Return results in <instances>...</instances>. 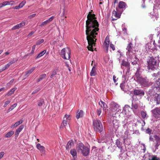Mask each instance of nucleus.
Segmentation results:
<instances>
[{
    "instance_id": "nucleus-28",
    "label": "nucleus",
    "mask_w": 160,
    "mask_h": 160,
    "mask_svg": "<svg viewBox=\"0 0 160 160\" xmlns=\"http://www.w3.org/2000/svg\"><path fill=\"white\" fill-rule=\"evenodd\" d=\"M96 70V67L94 66H93L90 73L91 76H93L96 75L97 74Z\"/></svg>"
},
{
    "instance_id": "nucleus-26",
    "label": "nucleus",
    "mask_w": 160,
    "mask_h": 160,
    "mask_svg": "<svg viewBox=\"0 0 160 160\" xmlns=\"http://www.w3.org/2000/svg\"><path fill=\"white\" fill-rule=\"evenodd\" d=\"M73 142L72 140H71L69 141L68 143L67 144L66 147V148L67 150H69L73 145Z\"/></svg>"
},
{
    "instance_id": "nucleus-18",
    "label": "nucleus",
    "mask_w": 160,
    "mask_h": 160,
    "mask_svg": "<svg viewBox=\"0 0 160 160\" xmlns=\"http://www.w3.org/2000/svg\"><path fill=\"white\" fill-rule=\"evenodd\" d=\"M54 18V17L53 16L51 17L48 19L42 22L41 24L40 25V26L42 27L43 26H44L46 25V24H48V23L51 22L52 21L53 19Z\"/></svg>"
},
{
    "instance_id": "nucleus-32",
    "label": "nucleus",
    "mask_w": 160,
    "mask_h": 160,
    "mask_svg": "<svg viewBox=\"0 0 160 160\" xmlns=\"http://www.w3.org/2000/svg\"><path fill=\"white\" fill-rule=\"evenodd\" d=\"M128 131H125L124 132V135L122 137V138L123 140L124 143L125 142L126 140L128 138Z\"/></svg>"
},
{
    "instance_id": "nucleus-55",
    "label": "nucleus",
    "mask_w": 160,
    "mask_h": 160,
    "mask_svg": "<svg viewBox=\"0 0 160 160\" xmlns=\"http://www.w3.org/2000/svg\"><path fill=\"white\" fill-rule=\"evenodd\" d=\"M118 80V78H116V77L115 75H114L113 76V80L114 82L115 83L116 85L118 84V83H116Z\"/></svg>"
},
{
    "instance_id": "nucleus-15",
    "label": "nucleus",
    "mask_w": 160,
    "mask_h": 160,
    "mask_svg": "<svg viewBox=\"0 0 160 160\" xmlns=\"http://www.w3.org/2000/svg\"><path fill=\"white\" fill-rule=\"evenodd\" d=\"M134 94L140 96H143L144 94V91L140 89H135L133 92Z\"/></svg>"
},
{
    "instance_id": "nucleus-44",
    "label": "nucleus",
    "mask_w": 160,
    "mask_h": 160,
    "mask_svg": "<svg viewBox=\"0 0 160 160\" xmlns=\"http://www.w3.org/2000/svg\"><path fill=\"white\" fill-rule=\"evenodd\" d=\"M17 106V104L16 103H15L12 105L10 108H9V109L8 110V112H9L12 109H13L14 108H15L16 106Z\"/></svg>"
},
{
    "instance_id": "nucleus-13",
    "label": "nucleus",
    "mask_w": 160,
    "mask_h": 160,
    "mask_svg": "<svg viewBox=\"0 0 160 160\" xmlns=\"http://www.w3.org/2000/svg\"><path fill=\"white\" fill-rule=\"evenodd\" d=\"M129 61H131L132 64L133 65H136L138 63V59L136 58L135 55L134 54V57H132L131 58H128Z\"/></svg>"
},
{
    "instance_id": "nucleus-31",
    "label": "nucleus",
    "mask_w": 160,
    "mask_h": 160,
    "mask_svg": "<svg viewBox=\"0 0 160 160\" xmlns=\"http://www.w3.org/2000/svg\"><path fill=\"white\" fill-rule=\"evenodd\" d=\"M70 153L74 158H77V153L75 149H72L70 151Z\"/></svg>"
},
{
    "instance_id": "nucleus-46",
    "label": "nucleus",
    "mask_w": 160,
    "mask_h": 160,
    "mask_svg": "<svg viewBox=\"0 0 160 160\" xmlns=\"http://www.w3.org/2000/svg\"><path fill=\"white\" fill-rule=\"evenodd\" d=\"M44 102V100L42 99H41L38 101V104L39 107L41 106Z\"/></svg>"
},
{
    "instance_id": "nucleus-52",
    "label": "nucleus",
    "mask_w": 160,
    "mask_h": 160,
    "mask_svg": "<svg viewBox=\"0 0 160 160\" xmlns=\"http://www.w3.org/2000/svg\"><path fill=\"white\" fill-rule=\"evenodd\" d=\"M11 102L10 100H8L5 102L4 105L3 107L5 108L7 107L8 105Z\"/></svg>"
},
{
    "instance_id": "nucleus-56",
    "label": "nucleus",
    "mask_w": 160,
    "mask_h": 160,
    "mask_svg": "<svg viewBox=\"0 0 160 160\" xmlns=\"http://www.w3.org/2000/svg\"><path fill=\"white\" fill-rule=\"evenodd\" d=\"M36 14H35V13L33 14H32L29 16L28 17V18L29 19H30L32 18H33L35 17L36 16Z\"/></svg>"
},
{
    "instance_id": "nucleus-37",
    "label": "nucleus",
    "mask_w": 160,
    "mask_h": 160,
    "mask_svg": "<svg viewBox=\"0 0 160 160\" xmlns=\"http://www.w3.org/2000/svg\"><path fill=\"white\" fill-rule=\"evenodd\" d=\"M16 88H14L12 89H11L9 91L7 95L8 96H10L12 95L14 92L17 89Z\"/></svg>"
},
{
    "instance_id": "nucleus-39",
    "label": "nucleus",
    "mask_w": 160,
    "mask_h": 160,
    "mask_svg": "<svg viewBox=\"0 0 160 160\" xmlns=\"http://www.w3.org/2000/svg\"><path fill=\"white\" fill-rule=\"evenodd\" d=\"M123 72L124 73H126V76H128L129 75L130 73V67H128V68H126V71L125 69H123Z\"/></svg>"
},
{
    "instance_id": "nucleus-36",
    "label": "nucleus",
    "mask_w": 160,
    "mask_h": 160,
    "mask_svg": "<svg viewBox=\"0 0 160 160\" xmlns=\"http://www.w3.org/2000/svg\"><path fill=\"white\" fill-rule=\"evenodd\" d=\"M35 67L32 68H31V69H30V70H29L26 72V73L25 74V75L27 77L29 76V75H30L31 73L35 70Z\"/></svg>"
},
{
    "instance_id": "nucleus-3",
    "label": "nucleus",
    "mask_w": 160,
    "mask_h": 160,
    "mask_svg": "<svg viewBox=\"0 0 160 160\" xmlns=\"http://www.w3.org/2000/svg\"><path fill=\"white\" fill-rule=\"evenodd\" d=\"M147 62L148 70H153L158 67V62H157V58L156 57H154L152 56L149 57Z\"/></svg>"
},
{
    "instance_id": "nucleus-53",
    "label": "nucleus",
    "mask_w": 160,
    "mask_h": 160,
    "mask_svg": "<svg viewBox=\"0 0 160 160\" xmlns=\"http://www.w3.org/2000/svg\"><path fill=\"white\" fill-rule=\"evenodd\" d=\"M36 45H33L32 46V51H31V53L33 54L34 52V51H35V49L36 48Z\"/></svg>"
},
{
    "instance_id": "nucleus-40",
    "label": "nucleus",
    "mask_w": 160,
    "mask_h": 160,
    "mask_svg": "<svg viewBox=\"0 0 160 160\" xmlns=\"http://www.w3.org/2000/svg\"><path fill=\"white\" fill-rule=\"evenodd\" d=\"M14 133L13 131H11L8 132L5 135V137L8 138L10 137Z\"/></svg>"
},
{
    "instance_id": "nucleus-33",
    "label": "nucleus",
    "mask_w": 160,
    "mask_h": 160,
    "mask_svg": "<svg viewBox=\"0 0 160 160\" xmlns=\"http://www.w3.org/2000/svg\"><path fill=\"white\" fill-rule=\"evenodd\" d=\"M152 77H155L157 78V80H160V71L157 73H154L152 75Z\"/></svg>"
},
{
    "instance_id": "nucleus-54",
    "label": "nucleus",
    "mask_w": 160,
    "mask_h": 160,
    "mask_svg": "<svg viewBox=\"0 0 160 160\" xmlns=\"http://www.w3.org/2000/svg\"><path fill=\"white\" fill-rule=\"evenodd\" d=\"M63 118H65L66 119V120H67L69 121L70 120V116L69 115L66 114L65 115Z\"/></svg>"
},
{
    "instance_id": "nucleus-10",
    "label": "nucleus",
    "mask_w": 160,
    "mask_h": 160,
    "mask_svg": "<svg viewBox=\"0 0 160 160\" xmlns=\"http://www.w3.org/2000/svg\"><path fill=\"white\" fill-rule=\"evenodd\" d=\"M110 108L111 110L113 112L117 111L118 112H122V109L119 105L117 103L112 102L110 103Z\"/></svg>"
},
{
    "instance_id": "nucleus-49",
    "label": "nucleus",
    "mask_w": 160,
    "mask_h": 160,
    "mask_svg": "<svg viewBox=\"0 0 160 160\" xmlns=\"http://www.w3.org/2000/svg\"><path fill=\"white\" fill-rule=\"evenodd\" d=\"M125 82L123 81L122 82V83L120 85V87L121 88V89L123 90L124 91V90L125 88Z\"/></svg>"
},
{
    "instance_id": "nucleus-60",
    "label": "nucleus",
    "mask_w": 160,
    "mask_h": 160,
    "mask_svg": "<svg viewBox=\"0 0 160 160\" xmlns=\"http://www.w3.org/2000/svg\"><path fill=\"white\" fill-rule=\"evenodd\" d=\"M152 132V130L149 128H148L146 130V133L149 134L151 133Z\"/></svg>"
},
{
    "instance_id": "nucleus-30",
    "label": "nucleus",
    "mask_w": 160,
    "mask_h": 160,
    "mask_svg": "<svg viewBox=\"0 0 160 160\" xmlns=\"http://www.w3.org/2000/svg\"><path fill=\"white\" fill-rule=\"evenodd\" d=\"M115 144L118 148L121 149V150H122V143L120 142L119 140L117 139L116 140Z\"/></svg>"
},
{
    "instance_id": "nucleus-64",
    "label": "nucleus",
    "mask_w": 160,
    "mask_h": 160,
    "mask_svg": "<svg viewBox=\"0 0 160 160\" xmlns=\"http://www.w3.org/2000/svg\"><path fill=\"white\" fill-rule=\"evenodd\" d=\"M4 153L3 152H1L0 153V159H1L3 156Z\"/></svg>"
},
{
    "instance_id": "nucleus-63",
    "label": "nucleus",
    "mask_w": 160,
    "mask_h": 160,
    "mask_svg": "<svg viewBox=\"0 0 160 160\" xmlns=\"http://www.w3.org/2000/svg\"><path fill=\"white\" fill-rule=\"evenodd\" d=\"M19 133V132H18L17 131H16V132H15V139H17L18 138V135Z\"/></svg>"
},
{
    "instance_id": "nucleus-23",
    "label": "nucleus",
    "mask_w": 160,
    "mask_h": 160,
    "mask_svg": "<svg viewBox=\"0 0 160 160\" xmlns=\"http://www.w3.org/2000/svg\"><path fill=\"white\" fill-rule=\"evenodd\" d=\"M156 44L155 43V41H154L153 42V45H154L153 47H152L151 45H152V44L151 43H148L146 44V48H148L149 49H151L152 50L153 49H155L156 48Z\"/></svg>"
},
{
    "instance_id": "nucleus-43",
    "label": "nucleus",
    "mask_w": 160,
    "mask_h": 160,
    "mask_svg": "<svg viewBox=\"0 0 160 160\" xmlns=\"http://www.w3.org/2000/svg\"><path fill=\"white\" fill-rule=\"evenodd\" d=\"M46 75L45 74H42V75H41L40 76L39 78L38 79L37 82H39V81H40L41 80H42L43 79L45 78V77H46Z\"/></svg>"
},
{
    "instance_id": "nucleus-1",
    "label": "nucleus",
    "mask_w": 160,
    "mask_h": 160,
    "mask_svg": "<svg viewBox=\"0 0 160 160\" xmlns=\"http://www.w3.org/2000/svg\"><path fill=\"white\" fill-rule=\"evenodd\" d=\"M87 20L86 21V33L87 35L88 46V50L92 51V47L95 44L97 40L96 38L98 35L97 32L99 30V24L96 20L95 15L89 12L87 16Z\"/></svg>"
},
{
    "instance_id": "nucleus-11",
    "label": "nucleus",
    "mask_w": 160,
    "mask_h": 160,
    "mask_svg": "<svg viewBox=\"0 0 160 160\" xmlns=\"http://www.w3.org/2000/svg\"><path fill=\"white\" fill-rule=\"evenodd\" d=\"M110 44V40L109 37L107 36L103 44V48L105 50L106 52L107 53L108 52L109 44Z\"/></svg>"
},
{
    "instance_id": "nucleus-16",
    "label": "nucleus",
    "mask_w": 160,
    "mask_h": 160,
    "mask_svg": "<svg viewBox=\"0 0 160 160\" xmlns=\"http://www.w3.org/2000/svg\"><path fill=\"white\" fill-rule=\"evenodd\" d=\"M152 111L155 117L158 118L160 117V109L158 108H156L152 110Z\"/></svg>"
},
{
    "instance_id": "nucleus-34",
    "label": "nucleus",
    "mask_w": 160,
    "mask_h": 160,
    "mask_svg": "<svg viewBox=\"0 0 160 160\" xmlns=\"http://www.w3.org/2000/svg\"><path fill=\"white\" fill-rule=\"evenodd\" d=\"M46 50H44L39 53L36 58V59L38 58L43 56L46 52Z\"/></svg>"
},
{
    "instance_id": "nucleus-62",
    "label": "nucleus",
    "mask_w": 160,
    "mask_h": 160,
    "mask_svg": "<svg viewBox=\"0 0 160 160\" xmlns=\"http://www.w3.org/2000/svg\"><path fill=\"white\" fill-rule=\"evenodd\" d=\"M19 133V132H18L17 131H16V132H15V139H17L18 138V135Z\"/></svg>"
},
{
    "instance_id": "nucleus-21",
    "label": "nucleus",
    "mask_w": 160,
    "mask_h": 160,
    "mask_svg": "<svg viewBox=\"0 0 160 160\" xmlns=\"http://www.w3.org/2000/svg\"><path fill=\"white\" fill-rule=\"evenodd\" d=\"M84 115V112L82 110H78L76 113V118L77 119H78L82 117Z\"/></svg>"
},
{
    "instance_id": "nucleus-59",
    "label": "nucleus",
    "mask_w": 160,
    "mask_h": 160,
    "mask_svg": "<svg viewBox=\"0 0 160 160\" xmlns=\"http://www.w3.org/2000/svg\"><path fill=\"white\" fill-rule=\"evenodd\" d=\"M160 95H159V94H157V93L154 94V100L155 101L156 99L157 98H158L159 97Z\"/></svg>"
},
{
    "instance_id": "nucleus-51",
    "label": "nucleus",
    "mask_w": 160,
    "mask_h": 160,
    "mask_svg": "<svg viewBox=\"0 0 160 160\" xmlns=\"http://www.w3.org/2000/svg\"><path fill=\"white\" fill-rule=\"evenodd\" d=\"M25 1H23L19 4V7H20L21 8H22L23 6L25 4Z\"/></svg>"
},
{
    "instance_id": "nucleus-6",
    "label": "nucleus",
    "mask_w": 160,
    "mask_h": 160,
    "mask_svg": "<svg viewBox=\"0 0 160 160\" xmlns=\"http://www.w3.org/2000/svg\"><path fill=\"white\" fill-rule=\"evenodd\" d=\"M70 49L68 48L62 49L61 52L62 57L65 59H69L70 58Z\"/></svg>"
},
{
    "instance_id": "nucleus-42",
    "label": "nucleus",
    "mask_w": 160,
    "mask_h": 160,
    "mask_svg": "<svg viewBox=\"0 0 160 160\" xmlns=\"http://www.w3.org/2000/svg\"><path fill=\"white\" fill-rule=\"evenodd\" d=\"M10 2L9 1H5L3 2L1 4V6H0V8H1L3 6H6L7 5H10Z\"/></svg>"
},
{
    "instance_id": "nucleus-41",
    "label": "nucleus",
    "mask_w": 160,
    "mask_h": 160,
    "mask_svg": "<svg viewBox=\"0 0 160 160\" xmlns=\"http://www.w3.org/2000/svg\"><path fill=\"white\" fill-rule=\"evenodd\" d=\"M58 71V69H54L52 72V74L50 76V77L51 78H52L55 75L57 72Z\"/></svg>"
},
{
    "instance_id": "nucleus-47",
    "label": "nucleus",
    "mask_w": 160,
    "mask_h": 160,
    "mask_svg": "<svg viewBox=\"0 0 160 160\" xmlns=\"http://www.w3.org/2000/svg\"><path fill=\"white\" fill-rule=\"evenodd\" d=\"M14 82V79H12L7 84V87L8 88H9L11 85H12Z\"/></svg>"
},
{
    "instance_id": "nucleus-57",
    "label": "nucleus",
    "mask_w": 160,
    "mask_h": 160,
    "mask_svg": "<svg viewBox=\"0 0 160 160\" xmlns=\"http://www.w3.org/2000/svg\"><path fill=\"white\" fill-rule=\"evenodd\" d=\"M110 48H112L113 51L115 50V47L114 45L111 43L110 44Z\"/></svg>"
},
{
    "instance_id": "nucleus-20",
    "label": "nucleus",
    "mask_w": 160,
    "mask_h": 160,
    "mask_svg": "<svg viewBox=\"0 0 160 160\" xmlns=\"http://www.w3.org/2000/svg\"><path fill=\"white\" fill-rule=\"evenodd\" d=\"M25 24V22H22L20 23L17 24L16 25L13 26L12 28V30H15L18 29L24 26Z\"/></svg>"
},
{
    "instance_id": "nucleus-12",
    "label": "nucleus",
    "mask_w": 160,
    "mask_h": 160,
    "mask_svg": "<svg viewBox=\"0 0 160 160\" xmlns=\"http://www.w3.org/2000/svg\"><path fill=\"white\" fill-rule=\"evenodd\" d=\"M36 147L42 154H43L45 153L46 152L45 148L44 146L41 145L40 143H38L36 145Z\"/></svg>"
},
{
    "instance_id": "nucleus-27",
    "label": "nucleus",
    "mask_w": 160,
    "mask_h": 160,
    "mask_svg": "<svg viewBox=\"0 0 160 160\" xmlns=\"http://www.w3.org/2000/svg\"><path fill=\"white\" fill-rule=\"evenodd\" d=\"M112 124L113 128L115 130L117 129L119 127V122L116 120H113Z\"/></svg>"
},
{
    "instance_id": "nucleus-8",
    "label": "nucleus",
    "mask_w": 160,
    "mask_h": 160,
    "mask_svg": "<svg viewBox=\"0 0 160 160\" xmlns=\"http://www.w3.org/2000/svg\"><path fill=\"white\" fill-rule=\"evenodd\" d=\"M94 130L96 132H101L102 130V126L101 121L99 120H94L93 122Z\"/></svg>"
},
{
    "instance_id": "nucleus-29",
    "label": "nucleus",
    "mask_w": 160,
    "mask_h": 160,
    "mask_svg": "<svg viewBox=\"0 0 160 160\" xmlns=\"http://www.w3.org/2000/svg\"><path fill=\"white\" fill-rule=\"evenodd\" d=\"M148 160H160V159L156 155H152L149 156Z\"/></svg>"
},
{
    "instance_id": "nucleus-5",
    "label": "nucleus",
    "mask_w": 160,
    "mask_h": 160,
    "mask_svg": "<svg viewBox=\"0 0 160 160\" xmlns=\"http://www.w3.org/2000/svg\"><path fill=\"white\" fill-rule=\"evenodd\" d=\"M158 10H160V2L154 6L153 11L149 14V16L153 20H157L158 17Z\"/></svg>"
},
{
    "instance_id": "nucleus-17",
    "label": "nucleus",
    "mask_w": 160,
    "mask_h": 160,
    "mask_svg": "<svg viewBox=\"0 0 160 160\" xmlns=\"http://www.w3.org/2000/svg\"><path fill=\"white\" fill-rule=\"evenodd\" d=\"M138 101H136L134 100L132 101L131 109L132 110L133 112H134V109H136L138 108Z\"/></svg>"
},
{
    "instance_id": "nucleus-4",
    "label": "nucleus",
    "mask_w": 160,
    "mask_h": 160,
    "mask_svg": "<svg viewBox=\"0 0 160 160\" xmlns=\"http://www.w3.org/2000/svg\"><path fill=\"white\" fill-rule=\"evenodd\" d=\"M78 152L81 153L84 156H88L89 153V149L82 143L78 144L76 148Z\"/></svg>"
},
{
    "instance_id": "nucleus-19",
    "label": "nucleus",
    "mask_w": 160,
    "mask_h": 160,
    "mask_svg": "<svg viewBox=\"0 0 160 160\" xmlns=\"http://www.w3.org/2000/svg\"><path fill=\"white\" fill-rule=\"evenodd\" d=\"M126 6V3L125 2L122 1H120L119 2L118 7L120 9H122L121 12L123 11V10L125 9Z\"/></svg>"
},
{
    "instance_id": "nucleus-2",
    "label": "nucleus",
    "mask_w": 160,
    "mask_h": 160,
    "mask_svg": "<svg viewBox=\"0 0 160 160\" xmlns=\"http://www.w3.org/2000/svg\"><path fill=\"white\" fill-rule=\"evenodd\" d=\"M134 79L144 87H148L150 85L148 79L147 78H143L141 75V72L137 69L134 76Z\"/></svg>"
},
{
    "instance_id": "nucleus-50",
    "label": "nucleus",
    "mask_w": 160,
    "mask_h": 160,
    "mask_svg": "<svg viewBox=\"0 0 160 160\" xmlns=\"http://www.w3.org/2000/svg\"><path fill=\"white\" fill-rule=\"evenodd\" d=\"M24 127V126L23 125H21L17 129L16 131L20 133V132H21L22 131V130L23 129Z\"/></svg>"
},
{
    "instance_id": "nucleus-35",
    "label": "nucleus",
    "mask_w": 160,
    "mask_h": 160,
    "mask_svg": "<svg viewBox=\"0 0 160 160\" xmlns=\"http://www.w3.org/2000/svg\"><path fill=\"white\" fill-rule=\"evenodd\" d=\"M68 121H66L65 118H63V121L61 124L60 128H63L65 126L67 125Z\"/></svg>"
},
{
    "instance_id": "nucleus-7",
    "label": "nucleus",
    "mask_w": 160,
    "mask_h": 160,
    "mask_svg": "<svg viewBox=\"0 0 160 160\" xmlns=\"http://www.w3.org/2000/svg\"><path fill=\"white\" fill-rule=\"evenodd\" d=\"M132 45V43L130 42L128 44L126 50L127 51L126 52V55L127 58H131L134 56L135 51L133 50Z\"/></svg>"
},
{
    "instance_id": "nucleus-45",
    "label": "nucleus",
    "mask_w": 160,
    "mask_h": 160,
    "mask_svg": "<svg viewBox=\"0 0 160 160\" xmlns=\"http://www.w3.org/2000/svg\"><path fill=\"white\" fill-rule=\"evenodd\" d=\"M141 114L142 117L143 118H148V116H147V113L146 112L142 111L141 112Z\"/></svg>"
},
{
    "instance_id": "nucleus-9",
    "label": "nucleus",
    "mask_w": 160,
    "mask_h": 160,
    "mask_svg": "<svg viewBox=\"0 0 160 160\" xmlns=\"http://www.w3.org/2000/svg\"><path fill=\"white\" fill-rule=\"evenodd\" d=\"M131 109V108H130V106L128 105H125L123 108L122 111L121 112L123 114L126 115V117L129 118L132 117V113L130 111V110Z\"/></svg>"
},
{
    "instance_id": "nucleus-24",
    "label": "nucleus",
    "mask_w": 160,
    "mask_h": 160,
    "mask_svg": "<svg viewBox=\"0 0 160 160\" xmlns=\"http://www.w3.org/2000/svg\"><path fill=\"white\" fill-rule=\"evenodd\" d=\"M112 16L113 17L114 16L116 18H112V21L115 20H117L118 18H120V15L119 13L118 14L117 11H113L112 12Z\"/></svg>"
},
{
    "instance_id": "nucleus-38",
    "label": "nucleus",
    "mask_w": 160,
    "mask_h": 160,
    "mask_svg": "<svg viewBox=\"0 0 160 160\" xmlns=\"http://www.w3.org/2000/svg\"><path fill=\"white\" fill-rule=\"evenodd\" d=\"M99 104L101 107L102 108H105L107 106L106 104L102 101H100L99 102Z\"/></svg>"
},
{
    "instance_id": "nucleus-48",
    "label": "nucleus",
    "mask_w": 160,
    "mask_h": 160,
    "mask_svg": "<svg viewBox=\"0 0 160 160\" xmlns=\"http://www.w3.org/2000/svg\"><path fill=\"white\" fill-rule=\"evenodd\" d=\"M44 42V40L43 39H41L38 40L36 43V44L37 45H39L41 44L42 43Z\"/></svg>"
},
{
    "instance_id": "nucleus-22",
    "label": "nucleus",
    "mask_w": 160,
    "mask_h": 160,
    "mask_svg": "<svg viewBox=\"0 0 160 160\" xmlns=\"http://www.w3.org/2000/svg\"><path fill=\"white\" fill-rule=\"evenodd\" d=\"M123 66L125 67L126 68L129 67V63L128 62L124 60H122V61L121 65V68L123 69Z\"/></svg>"
},
{
    "instance_id": "nucleus-14",
    "label": "nucleus",
    "mask_w": 160,
    "mask_h": 160,
    "mask_svg": "<svg viewBox=\"0 0 160 160\" xmlns=\"http://www.w3.org/2000/svg\"><path fill=\"white\" fill-rule=\"evenodd\" d=\"M154 138L156 142V143L155 145V150L153 151L154 152L156 150L158 149V147L160 145V137L155 135L154 136Z\"/></svg>"
},
{
    "instance_id": "nucleus-61",
    "label": "nucleus",
    "mask_w": 160,
    "mask_h": 160,
    "mask_svg": "<svg viewBox=\"0 0 160 160\" xmlns=\"http://www.w3.org/2000/svg\"><path fill=\"white\" fill-rule=\"evenodd\" d=\"M155 101L157 102V104H159L160 103V96L158 98H157Z\"/></svg>"
},
{
    "instance_id": "nucleus-25",
    "label": "nucleus",
    "mask_w": 160,
    "mask_h": 160,
    "mask_svg": "<svg viewBox=\"0 0 160 160\" xmlns=\"http://www.w3.org/2000/svg\"><path fill=\"white\" fill-rule=\"evenodd\" d=\"M22 120H20L19 121L16 122L14 124L11 125L10 128H14L18 126L19 125L22 123Z\"/></svg>"
},
{
    "instance_id": "nucleus-58",
    "label": "nucleus",
    "mask_w": 160,
    "mask_h": 160,
    "mask_svg": "<svg viewBox=\"0 0 160 160\" xmlns=\"http://www.w3.org/2000/svg\"><path fill=\"white\" fill-rule=\"evenodd\" d=\"M101 112V109L99 108L97 109V114L98 115L100 116Z\"/></svg>"
}]
</instances>
